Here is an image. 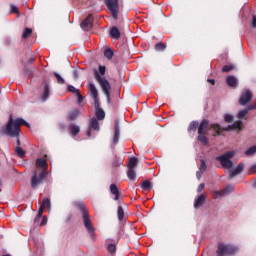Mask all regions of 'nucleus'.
Here are the masks:
<instances>
[{"label":"nucleus","mask_w":256,"mask_h":256,"mask_svg":"<svg viewBox=\"0 0 256 256\" xmlns=\"http://www.w3.org/2000/svg\"><path fill=\"white\" fill-rule=\"evenodd\" d=\"M113 50L111 48H107L105 51H104V57H106V59H113Z\"/></svg>","instance_id":"obj_33"},{"label":"nucleus","mask_w":256,"mask_h":256,"mask_svg":"<svg viewBox=\"0 0 256 256\" xmlns=\"http://www.w3.org/2000/svg\"><path fill=\"white\" fill-rule=\"evenodd\" d=\"M253 109H256V103L252 104L250 106H248L246 109L241 110L240 112H238V119H244L245 116L247 115V113H249V111H253Z\"/></svg>","instance_id":"obj_15"},{"label":"nucleus","mask_w":256,"mask_h":256,"mask_svg":"<svg viewBox=\"0 0 256 256\" xmlns=\"http://www.w3.org/2000/svg\"><path fill=\"white\" fill-rule=\"evenodd\" d=\"M141 187L144 191H151L153 189V185L148 180L143 181Z\"/></svg>","instance_id":"obj_29"},{"label":"nucleus","mask_w":256,"mask_h":256,"mask_svg":"<svg viewBox=\"0 0 256 256\" xmlns=\"http://www.w3.org/2000/svg\"><path fill=\"white\" fill-rule=\"evenodd\" d=\"M255 153H256V145L250 147L248 150L245 151V155L247 156L255 155Z\"/></svg>","instance_id":"obj_37"},{"label":"nucleus","mask_w":256,"mask_h":256,"mask_svg":"<svg viewBox=\"0 0 256 256\" xmlns=\"http://www.w3.org/2000/svg\"><path fill=\"white\" fill-rule=\"evenodd\" d=\"M241 125L242 122L238 121L224 128L219 124H212L211 128L215 131L216 135H221V131H237V129H241Z\"/></svg>","instance_id":"obj_7"},{"label":"nucleus","mask_w":256,"mask_h":256,"mask_svg":"<svg viewBox=\"0 0 256 256\" xmlns=\"http://www.w3.org/2000/svg\"><path fill=\"white\" fill-rule=\"evenodd\" d=\"M253 99V95L251 94V91L246 90L244 93L241 94L239 103L241 105H247Z\"/></svg>","instance_id":"obj_11"},{"label":"nucleus","mask_w":256,"mask_h":256,"mask_svg":"<svg viewBox=\"0 0 256 256\" xmlns=\"http://www.w3.org/2000/svg\"><path fill=\"white\" fill-rule=\"evenodd\" d=\"M243 169H245V165H243V163L239 164L234 169H230L228 171L230 179H233V177H237V175H241V173H243Z\"/></svg>","instance_id":"obj_13"},{"label":"nucleus","mask_w":256,"mask_h":256,"mask_svg":"<svg viewBox=\"0 0 256 256\" xmlns=\"http://www.w3.org/2000/svg\"><path fill=\"white\" fill-rule=\"evenodd\" d=\"M226 83L228 87L235 88L237 87L238 80L235 76H227Z\"/></svg>","instance_id":"obj_20"},{"label":"nucleus","mask_w":256,"mask_h":256,"mask_svg":"<svg viewBox=\"0 0 256 256\" xmlns=\"http://www.w3.org/2000/svg\"><path fill=\"white\" fill-rule=\"evenodd\" d=\"M95 115L98 121H103V119H105V111L102 108H97Z\"/></svg>","instance_id":"obj_25"},{"label":"nucleus","mask_w":256,"mask_h":256,"mask_svg":"<svg viewBox=\"0 0 256 256\" xmlns=\"http://www.w3.org/2000/svg\"><path fill=\"white\" fill-rule=\"evenodd\" d=\"M223 73H229V71H233V66L225 65L222 67Z\"/></svg>","instance_id":"obj_44"},{"label":"nucleus","mask_w":256,"mask_h":256,"mask_svg":"<svg viewBox=\"0 0 256 256\" xmlns=\"http://www.w3.org/2000/svg\"><path fill=\"white\" fill-rule=\"evenodd\" d=\"M138 159L137 157H131L128 161V167L129 169H135L137 167Z\"/></svg>","instance_id":"obj_27"},{"label":"nucleus","mask_w":256,"mask_h":256,"mask_svg":"<svg viewBox=\"0 0 256 256\" xmlns=\"http://www.w3.org/2000/svg\"><path fill=\"white\" fill-rule=\"evenodd\" d=\"M15 153L18 155V157H25V150L19 146L16 147Z\"/></svg>","instance_id":"obj_34"},{"label":"nucleus","mask_w":256,"mask_h":256,"mask_svg":"<svg viewBox=\"0 0 256 256\" xmlns=\"http://www.w3.org/2000/svg\"><path fill=\"white\" fill-rule=\"evenodd\" d=\"M197 127H199V122L192 121L188 126V132L191 133V131H197Z\"/></svg>","instance_id":"obj_30"},{"label":"nucleus","mask_w":256,"mask_h":256,"mask_svg":"<svg viewBox=\"0 0 256 256\" xmlns=\"http://www.w3.org/2000/svg\"><path fill=\"white\" fill-rule=\"evenodd\" d=\"M77 117H79V110L77 109L72 110L68 115L69 121H75Z\"/></svg>","instance_id":"obj_28"},{"label":"nucleus","mask_w":256,"mask_h":256,"mask_svg":"<svg viewBox=\"0 0 256 256\" xmlns=\"http://www.w3.org/2000/svg\"><path fill=\"white\" fill-rule=\"evenodd\" d=\"M117 217H118V221H122L125 217V211L123 210L122 206H118Z\"/></svg>","instance_id":"obj_32"},{"label":"nucleus","mask_w":256,"mask_h":256,"mask_svg":"<svg viewBox=\"0 0 256 256\" xmlns=\"http://www.w3.org/2000/svg\"><path fill=\"white\" fill-rule=\"evenodd\" d=\"M235 191V186L233 185H228L226 188H224L221 191H214V194L217 195L218 197H225V195H231Z\"/></svg>","instance_id":"obj_9"},{"label":"nucleus","mask_w":256,"mask_h":256,"mask_svg":"<svg viewBox=\"0 0 256 256\" xmlns=\"http://www.w3.org/2000/svg\"><path fill=\"white\" fill-rule=\"evenodd\" d=\"M208 83H211V85H215V79H207Z\"/></svg>","instance_id":"obj_52"},{"label":"nucleus","mask_w":256,"mask_h":256,"mask_svg":"<svg viewBox=\"0 0 256 256\" xmlns=\"http://www.w3.org/2000/svg\"><path fill=\"white\" fill-rule=\"evenodd\" d=\"M80 209L82 211V219L84 223L85 229L88 231L89 235L93 237L95 234V228L93 227V223H91V218L89 217V212L85 209V205L81 204Z\"/></svg>","instance_id":"obj_4"},{"label":"nucleus","mask_w":256,"mask_h":256,"mask_svg":"<svg viewBox=\"0 0 256 256\" xmlns=\"http://www.w3.org/2000/svg\"><path fill=\"white\" fill-rule=\"evenodd\" d=\"M235 157V152L229 151L220 156L216 157V161H219L224 169H231L233 167V159Z\"/></svg>","instance_id":"obj_6"},{"label":"nucleus","mask_w":256,"mask_h":256,"mask_svg":"<svg viewBox=\"0 0 256 256\" xmlns=\"http://www.w3.org/2000/svg\"><path fill=\"white\" fill-rule=\"evenodd\" d=\"M49 95H51V88L48 83L44 84V92L42 94V101L45 102L49 99Z\"/></svg>","instance_id":"obj_19"},{"label":"nucleus","mask_w":256,"mask_h":256,"mask_svg":"<svg viewBox=\"0 0 256 256\" xmlns=\"http://www.w3.org/2000/svg\"><path fill=\"white\" fill-rule=\"evenodd\" d=\"M39 209H42V213L45 209H48V211H51V199L49 198H43L42 204Z\"/></svg>","instance_id":"obj_18"},{"label":"nucleus","mask_w":256,"mask_h":256,"mask_svg":"<svg viewBox=\"0 0 256 256\" xmlns=\"http://www.w3.org/2000/svg\"><path fill=\"white\" fill-rule=\"evenodd\" d=\"M201 170L200 171H198V172H196V177H197V179H201Z\"/></svg>","instance_id":"obj_53"},{"label":"nucleus","mask_w":256,"mask_h":256,"mask_svg":"<svg viewBox=\"0 0 256 256\" xmlns=\"http://www.w3.org/2000/svg\"><path fill=\"white\" fill-rule=\"evenodd\" d=\"M120 137H121V127L119 126V121H115V124H114V137H113L114 145H117V143H119V138Z\"/></svg>","instance_id":"obj_14"},{"label":"nucleus","mask_w":256,"mask_h":256,"mask_svg":"<svg viewBox=\"0 0 256 256\" xmlns=\"http://www.w3.org/2000/svg\"><path fill=\"white\" fill-rule=\"evenodd\" d=\"M74 77L77 79V77H79L78 76V74H77V71H74Z\"/></svg>","instance_id":"obj_55"},{"label":"nucleus","mask_w":256,"mask_h":256,"mask_svg":"<svg viewBox=\"0 0 256 256\" xmlns=\"http://www.w3.org/2000/svg\"><path fill=\"white\" fill-rule=\"evenodd\" d=\"M105 71V66H99V71L94 70V77L99 83L104 95H106L108 103H111V84H109L106 77H101V75H105Z\"/></svg>","instance_id":"obj_3"},{"label":"nucleus","mask_w":256,"mask_h":256,"mask_svg":"<svg viewBox=\"0 0 256 256\" xmlns=\"http://www.w3.org/2000/svg\"><path fill=\"white\" fill-rule=\"evenodd\" d=\"M36 167L40 169L38 173L37 170L34 171V174L31 178V187L32 189H37L41 183H43V179L47 177V160L44 158H38L36 160Z\"/></svg>","instance_id":"obj_2"},{"label":"nucleus","mask_w":256,"mask_h":256,"mask_svg":"<svg viewBox=\"0 0 256 256\" xmlns=\"http://www.w3.org/2000/svg\"><path fill=\"white\" fill-rule=\"evenodd\" d=\"M0 185H1V180H0Z\"/></svg>","instance_id":"obj_58"},{"label":"nucleus","mask_w":256,"mask_h":256,"mask_svg":"<svg viewBox=\"0 0 256 256\" xmlns=\"http://www.w3.org/2000/svg\"><path fill=\"white\" fill-rule=\"evenodd\" d=\"M21 125L30 127V125L23 118L13 119V115H10L8 123L3 127L2 133L8 135V137H16L17 147L21 146V140H19V133H21Z\"/></svg>","instance_id":"obj_1"},{"label":"nucleus","mask_w":256,"mask_h":256,"mask_svg":"<svg viewBox=\"0 0 256 256\" xmlns=\"http://www.w3.org/2000/svg\"><path fill=\"white\" fill-rule=\"evenodd\" d=\"M70 131H71V134L73 135V137H75V135H78V133H80L81 128H79V126H77L75 124H72L70 126Z\"/></svg>","instance_id":"obj_31"},{"label":"nucleus","mask_w":256,"mask_h":256,"mask_svg":"<svg viewBox=\"0 0 256 256\" xmlns=\"http://www.w3.org/2000/svg\"><path fill=\"white\" fill-rule=\"evenodd\" d=\"M207 127H209V122L207 120H202L198 126V133H207Z\"/></svg>","instance_id":"obj_21"},{"label":"nucleus","mask_w":256,"mask_h":256,"mask_svg":"<svg viewBox=\"0 0 256 256\" xmlns=\"http://www.w3.org/2000/svg\"><path fill=\"white\" fill-rule=\"evenodd\" d=\"M110 192L112 195H114V201H119V188H117V185L111 184L110 185Z\"/></svg>","instance_id":"obj_22"},{"label":"nucleus","mask_w":256,"mask_h":256,"mask_svg":"<svg viewBox=\"0 0 256 256\" xmlns=\"http://www.w3.org/2000/svg\"><path fill=\"white\" fill-rule=\"evenodd\" d=\"M91 129H93V131H99V120H97V118H92L90 120V125L86 132L87 137H91Z\"/></svg>","instance_id":"obj_12"},{"label":"nucleus","mask_w":256,"mask_h":256,"mask_svg":"<svg viewBox=\"0 0 256 256\" xmlns=\"http://www.w3.org/2000/svg\"><path fill=\"white\" fill-rule=\"evenodd\" d=\"M76 96L78 97V103H83V96L81 95V92H78Z\"/></svg>","instance_id":"obj_48"},{"label":"nucleus","mask_w":256,"mask_h":256,"mask_svg":"<svg viewBox=\"0 0 256 256\" xmlns=\"http://www.w3.org/2000/svg\"><path fill=\"white\" fill-rule=\"evenodd\" d=\"M40 225H47V217H45V216L43 217Z\"/></svg>","instance_id":"obj_51"},{"label":"nucleus","mask_w":256,"mask_h":256,"mask_svg":"<svg viewBox=\"0 0 256 256\" xmlns=\"http://www.w3.org/2000/svg\"><path fill=\"white\" fill-rule=\"evenodd\" d=\"M252 27H253V29H256V16L255 15L252 16Z\"/></svg>","instance_id":"obj_49"},{"label":"nucleus","mask_w":256,"mask_h":256,"mask_svg":"<svg viewBox=\"0 0 256 256\" xmlns=\"http://www.w3.org/2000/svg\"><path fill=\"white\" fill-rule=\"evenodd\" d=\"M206 200L207 196H205V194H200L194 202V208L199 209V207L203 206Z\"/></svg>","instance_id":"obj_16"},{"label":"nucleus","mask_w":256,"mask_h":256,"mask_svg":"<svg viewBox=\"0 0 256 256\" xmlns=\"http://www.w3.org/2000/svg\"><path fill=\"white\" fill-rule=\"evenodd\" d=\"M205 135H206L205 132L198 133V141H200L202 145H207V143H209V139L206 138Z\"/></svg>","instance_id":"obj_26"},{"label":"nucleus","mask_w":256,"mask_h":256,"mask_svg":"<svg viewBox=\"0 0 256 256\" xmlns=\"http://www.w3.org/2000/svg\"><path fill=\"white\" fill-rule=\"evenodd\" d=\"M68 91L70 93H75L76 95L79 93V89L75 88L73 85H68Z\"/></svg>","instance_id":"obj_43"},{"label":"nucleus","mask_w":256,"mask_h":256,"mask_svg":"<svg viewBox=\"0 0 256 256\" xmlns=\"http://www.w3.org/2000/svg\"><path fill=\"white\" fill-rule=\"evenodd\" d=\"M33 61H35V57L29 59V63H33Z\"/></svg>","instance_id":"obj_54"},{"label":"nucleus","mask_w":256,"mask_h":256,"mask_svg":"<svg viewBox=\"0 0 256 256\" xmlns=\"http://www.w3.org/2000/svg\"><path fill=\"white\" fill-rule=\"evenodd\" d=\"M81 27L83 31H90V29H93V15H89L82 23Z\"/></svg>","instance_id":"obj_10"},{"label":"nucleus","mask_w":256,"mask_h":256,"mask_svg":"<svg viewBox=\"0 0 256 256\" xmlns=\"http://www.w3.org/2000/svg\"><path fill=\"white\" fill-rule=\"evenodd\" d=\"M88 91L93 97V99H96V97H99V91L97 90V87L93 82H90L88 85Z\"/></svg>","instance_id":"obj_17"},{"label":"nucleus","mask_w":256,"mask_h":256,"mask_svg":"<svg viewBox=\"0 0 256 256\" xmlns=\"http://www.w3.org/2000/svg\"><path fill=\"white\" fill-rule=\"evenodd\" d=\"M11 13H17L19 16V8L16 5H11Z\"/></svg>","instance_id":"obj_46"},{"label":"nucleus","mask_w":256,"mask_h":256,"mask_svg":"<svg viewBox=\"0 0 256 256\" xmlns=\"http://www.w3.org/2000/svg\"><path fill=\"white\" fill-rule=\"evenodd\" d=\"M233 119H234V117H233V115H231V114H225V115H224V121H225L226 123H231V121H233Z\"/></svg>","instance_id":"obj_42"},{"label":"nucleus","mask_w":256,"mask_h":256,"mask_svg":"<svg viewBox=\"0 0 256 256\" xmlns=\"http://www.w3.org/2000/svg\"><path fill=\"white\" fill-rule=\"evenodd\" d=\"M31 33H33V30H31V28H26L23 31L22 37L24 39H27V37H29V35H31Z\"/></svg>","instance_id":"obj_38"},{"label":"nucleus","mask_w":256,"mask_h":256,"mask_svg":"<svg viewBox=\"0 0 256 256\" xmlns=\"http://www.w3.org/2000/svg\"><path fill=\"white\" fill-rule=\"evenodd\" d=\"M93 100H94L95 109H101L100 104H99V97L93 98Z\"/></svg>","instance_id":"obj_45"},{"label":"nucleus","mask_w":256,"mask_h":256,"mask_svg":"<svg viewBox=\"0 0 256 256\" xmlns=\"http://www.w3.org/2000/svg\"><path fill=\"white\" fill-rule=\"evenodd\" d=\"M118 165H121V162Z\"/></svg>","instance_id":"obj_57"},{"label":"nucleus","mask_w":256,"mask_h":256,"mask_svg":"<svg viewBox=\"0 0 256 256\" xmlns=\"http://www.w3.org/2000/svg\"><path fill=\"white\" fill-rule=\"evenodd\" d=\"M200 163L199 171L200 173H205V171H207V163L203 159L200 160Z\"/></svg>","instance_id":"obj_35"},{"label":"nucleus","mask_w":256,"mask_h":256,"mask_svg":"<svg viewBox=\"0 0 256 256\" xmlns=\"http://www.w3.org/2000/svg\"><path fill=\"white\" fill-rule=\"evenodd\" d=\"M54 77H56L57 83H59V85H64L65 79H63V77H61L59 73L54 72Z\"/></svg>","instance_id":"obj_36"},{"label":"nucleus","mask_w":256,"mask_h":256,"mask_svg":"<svg viewBox=\"0 0 256 256\" xmlns=\"http://www.w3.org/2000/svg\"><path fill=\"white\" fill-rule=\"evenodd\" d=\"M250 173H256V164L250 167Z\"/></svg>","instance_id":"obj_50"},{"label":"nucleus","mask_w":256,"mask_h":256,"mask_svg":"<svg viewBox=\"0 0 256 256\" xmlns=\"http://www.w3.org/2000/svg\"><path fill=\"white\" fill-rule=\"evenodd\" d=\"M110 37L112 39H119V37H121V32L118 30L117 27L114 26L110 29Z\"/></svg>","instance_id":"obj_23"},{"label":"nucleus","mask_w":256,"mask_h":256,"mask_svg":"<svg viewBox=\"0 0 256 256\" xmlns=\"http://www.w3.org/2000/svg\"><path fill=\"white\" fill-rule=\"evenodd\" d=\"M127 177L130 181H135V179H137V172L135 171V168H128Z\"/></svg>","instance_id":"obj_24"},{"label":"nucleus","mask_w":256,"mask_h":256,"mask_svg":"<svg viewBox=\"0 0 256 256\" xmlns=\"http://www.w3.org/2000/svg\"><path fill=\"white\" fill-rule=\"evenodd\" d=\"M43 217V209L38 210V214L34 219V223H39V220Z\"/></svg>","instance_id":"obj_40"},{"label":"nucleus","mask_w":256,"mask_h":256,"mask_svg":"<svg viewBox=\"0 0 256 256\" xmlns=\"http://www.w3.org/2000/svg\"><path fill=\"white\" fill-rule=\"evenodd\" d=\"M239 251V248L231 244H218V249L216 251L217 256H227L235 255Z\"/></svg>","instance_id":"obj_5"},{"label":"nucleus","mask_w":256,"mask_h":256,"mask_svg":"<svg viewBox=\"0 0 256 256\" xmlns=\"http://www.w3.org/2000/svg\"><path fill=\"white\" fill-rule=\"evenodd\" d=\"M205 189V184L202 183L198 186V189H197V193H201V191H203Z\"/></svg>","instance_id":"obj_47"},{"label":"nucleus","mask_w":256,"mask_h":256,"mask_svg":"<svg viewBox=\"0 0 256 256\" xmlns=\"http://www.w3.org/2000/svg\"><path fill=\"white\" fill-rule=\"evenodd\" d=\"M253 187H254V189H256V180H255V182L253 183Z\"/></svg>","instance_id":"obj_56"},{"label":"nucleus","mask_w":256,"mask_h":256,"mask_svg":"<svg viewBox=\"0 0 256 256\" xmlns=\"http://www.w3.org/2000/svg\"><path fill=\"white\" fill-rule=\"evenodd\" d=\"M165 48H166L165 44H163V43H161V42H159V43H157V44L155 45L156 51H165Z\"/></svg>","instance_id":"obj_39"},{"label":"nucleus","mask_w":256,"mask_h":256,"mask_svg":"<svg viewBox=\"0 0 256 256\" xmlns=\"http://www.w3.org/2000/svg\"><path fill=\"white\" fill-rule=\"evenodd\" d=\"M105 3L113 19L117 20L119 17V0H105Z\"/></svg>","instance_id":"obj_8"},{"label":"nucleus","mask_w":256,"mask_h":256,"mask_svg":"<svg viewBox=\"0 0 256 256\" xmlns=\"http://www.w3.org/2000/svg\"><path fill=\"white\" fill-rule=\"evenodd\" d=\"M109 253H115L117 251V246L115 244H108V247H107Z\"/></svg>","instance_id":"obj_41"}]
</instances>
